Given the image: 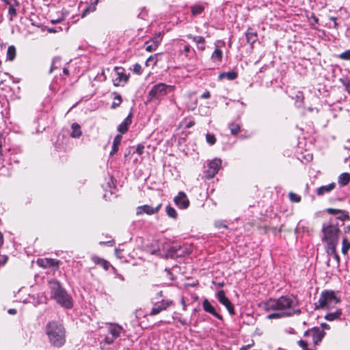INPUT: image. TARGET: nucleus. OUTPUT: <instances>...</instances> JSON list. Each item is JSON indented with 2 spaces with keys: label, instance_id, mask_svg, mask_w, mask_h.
<instances>
[{
  "label": "nucleus",
  "instance_id": "obj_12",
  "mask_svg": "<svg viewBox=\"0 0 350 350\" xmlns=\"http://www.w3.org/2000/svg\"><path fill=\"white\" fill-rule=\"evenodd\" d=\"M161 206V204H158L156 207H152L148 204L139 206H137L136 208V214L137 215H140L144 213H146L147 215H153L157 213L159 211Z\"/></svg>",
  "mask_w": 350,
  "mask_h": 350
},
{
  "label": "nucleus",
  "instance_id": "obj_31",
  "mask_svg": "<svg viewBox=\"0 0 350 350\" xmlns=\"http://www.w3.org/2000/svg\"><path fill=\"white\" fill-rule=\"evenodd\" d=\"M228 127L230 130L231 134L233 135H237L241 130V127L238 124L230 123L229 124Z\"/></svg>",
  "mask_w": 350,
  "mask_h": 350
},
{
  "label": "nucleus",
  "instance_id": "obj_14",
  "mask_svg": "<svg viewBox=\"0 0 350 350\" xmlns=\"http://www.w3.org/2000/svg\"><path fill=\"white\" fill-rule=\"evenodd\" d=\"M114 69L116 71L117 78L113 80V85L119 86L121 85L122 81L126 83L129 79V76L124 73V69L118 66H116Z\"/></svg>",
  "mask_w": 350,
  "mask_h": 350
},
{
  "label": "nucleus",
  "instance_id": "obj_11",
  "mask_svg": "<svg viewBox=\"0 0 350 350\" xmlns=\"http://www.w3.org/2000/svg\"><path fill=\"white\" fill-rule=\"evenodd\" d=\"M172 304L173 302L172 301L165 299H163L161 301L157 302L153 305L150 314L152 316L157 315L161 312L165 310L167 308L172 305Z\"/></svg>",
  "mask_w": 350,
  "mask_h": 350
},
{
  "label": "nucleus",
  "instance_id": "obj_24",
  "mask_svg": "<svg viewBox=\"0 0 350 350\" xmlns=\"http://www.w3.org/2000/svg\"><path fill=\"white\" fill-rule=\"evenodd\" d=\"M72 132L70 136L73 138H79L81 135V126L77 123H72L71 125Z\"/></svg>",
  "mask_w": 350,
  "mask_h": 350
},
{
  "label": "nucleus",
  "instance_id": "obj_61",
  "mask_svg": "<svg viewBox=\"0 0 350 350\" xmlns=\"http://www.w3.org/2000/svg\"><path fill=\"white\" fill-rule=\"evenodd\" d=\"M53 69H54V66H53V64H52V66H51V69H50V70H49V72H50V73H51V72H53Z\"/></svg>",
  "mask_w": 350,
  "mask_h": 350
},
{
  "label": "nucleus",
  "instance_id": "obj_27",
  "mask_svg": "<svg viewBox=\"0 0 350 350\" xmlns=\"http://www.w3.org/2000/svg\"><path fill=\"white\" fill-rule=\"evenodd\" d=\"M122 140V135H117L113 142V146L111 151L110 152V155H113L118 151L119 145Z\"/></svg>",
  "mask_w": 350,
  "mask_h": 350
},
{
  "label": "nucleus",
  "instance_id": "obj_63",
  "mask_svg": "<svg viewBox=\"0 0 350 350\" xmlns=\"http://www.w3.org/2000/svg\"><path fill=\"white\" fill-rule=\"evenodd\" d=\"M219 286H223V283L219 284Z\"/></svg>",
  "mask_w": 350,
  "mask_h": 350
},
{
  "label": "nucleus",
  "instance_id": "obj_10",
  "mask_svg": "<svg viewBox=\"0 0 350 350\" xmlns=\"http://www.w3.org/2000/svg\"><path fill=\"white\" fill-rule=\"evenodd\" d=\"M216 297L218 299L219 301L226 308L228 312L231 315H234V306L232 304L231 301L229 300V299L225 295L224 291L223 290L219 291L218 293H217Z\"/></svg>",
  "mask_w": 350,
  "mask_h": 350
},
{
  "label": "nucleus",
  "instance_id": "obj_9",
  "mask_svg": "<svg viewBox=\"0 0 350 350\" xmlns=\"http://www.w3.org/2000/svg\"><path fill=\"white\" fill-rule=\"evenodd\" d=\"M163 39V34L161 32H159L154 37H152L149 41L146 42V50L148 52L155 51L159 44H161Z\"/></svg>",
  "mask_w": 350,
  "mask_h": 350
},
{
  "label": "nucleus",
  "instance_id": "obj_37",
  "mask_svg": "<svg viewBox=\"0 0 350 350\" xmlns=\"http://www.w3.org/2000/svg\"><path fill=\"white\" fill-rule=\"evenodd\" d=\"M97 3V1L95 2L94 5L88 6L82 13L81 17L84 18L88 13L93 12L96 10V4Z\"/></svg>",
  "mask_w": 350,
  "mask_h": 350
},
{
  "label": "nucleus",
  "instance_id": "obj_45",
  "mask_svg": "<svg viewBox=\"0 0 350 350\" xmlns=\"http://www.w3.org/2000/svg\"><path fill=\"white\" fill-rule=\"evenodd\" d=\"M144 146L142 144H138L136 148V152L138 154L141 155L144 152Z\"/></svg>",
  "mask_w": 350,
  "mask_h": 350
},
{
  "label": "nucleus",
  "instance_id": "obj_55",
  "mask_svg": "<svg viewBox=\"0 0 350 350\" xmlns=\"http://www.w3.org/2000/svg\"><path fill=\"white\" fill-rule=\"evenodd\" d=\"M190 49H190V46H189V45H187V46H185V48H184V51H185L186 53H189V52L190 51Z\"/></svg>",
  "mask_w": 350,
  "mask_h": 350
},
{
  "label": "nucleus",
  "instance_id": "obj_7",
  "mask_svg": "<svg viewBox=\"0 0 350 350\" xmlns=\"http://www.w3.org/2000/svg\"><path fill=\"white\" fill-rule=\"evenodd\" d=\"M325 336V332L319 327H314L305 332L304 336L312 337V342L315 345L319 344Z\"/></svg>",
  "mask_w": 350,
  "mask_h": 350
},
{
  "label": "nucleus",
  "instance_id": "obj_40",
  "mask_svg": "<svg viewBox=\"0 0 350 350\" xmlns=\"http://www.w3.org/2000/svg\"><path fill=\"white\" fill-rule=\"evenodd\" d=\"M298 344H299V347L303 349V350H316V349H308V342L305 340H300L298 342Z\"/></svg>",
  "mask_w": 350,
  "mask_h": 350
},
{
  "label": "nucleus",
  "instance_id": "obj_35",
  "mask_svg": "<svg viewBox=\"0 0 350 350\" xmlns=\"http://www.w3.org/2000/svg\"><path fill=\"white\" fill-rule=\"evenodd\" d=\"M166 213L167 215L172 218L176 219L177 217V213L176 210L170 206H167L166 207Z\"/></svg>",
  "mask_w": 350,
  "mask_h": 350
},
{
  "label": "nucleus",
  "instance_id": "obj_59",
  "mask_svg": "<svg viewBox=\"0 0 350 350\" xmlns=\"http://www.w3.org/2000/svg\"><path fill=\"white\" fill-rule=\"evenodd\" d=\"M48 31L50 33H55L57 31L54 28H50L48 29Z\"/></svg>",
  "mask_w": 350,
  "mask_h": 350
},
{
  "label": "nucleus",
  "instance_id": "obj_38",
  "mask_svg": "<svg viewBox=\"0 0 350 350\" xmlns=\"http://www.w3.org/2000/svg\"><path fill=\"white\" fill-rule=\"evenodd\" d=\"M206 140L207 143L209 144L210 145H213L216 142V138L215 135L210 133H207L206 135Z\"/></svg>",
  "mask_w": 350,
  "mask_h": 350
},
{
  "label": "nucleus",
  "instance_id": "obj_54",
  "mask_svg": "<svg viewBox=\"0 0 350 350\" xmlns=\"http://www.w3.org/2000/svg\"><path fill=\"white\" fill-rule=\"evenodd\" d=\"M8 313L10 314H15L16 313V310L14 308H11L8 310Z\"/></svg>",
  "mask_w": 350,
  "mask_h": 350
},
{
  "label": "nucleus",
  "instance_id": "obj_13",
  "mask_svg": "<svg viewBox=\"0 0 350 350\" xmlns=\"http://www.w3.org/2000/svg\"><path fill=\"white\" fill-rule=\"evenodd\" d=\"M174 202L180 208H187L189 205V200L183 191H180L174 199Z\"/></svg>",
  "mask_w": 350,
  "mask_h": 350
},
{
  "label": "nucleus",
  "instance_id": "obj_46",
  "mask_svg": "<svg viewBox=\"0 0 350 350\" xmlns=\"http://www.w3.org/2000/svg\"><path fill=\"white\" fill-rule=\"evenodd\" d=\"M8 260V257L5 255H0V266L4 265Z\"/></svg>",
  "mask_w": 350,
  "mask_h": 350
},
{
  "label": "nucleus",
  "instance_id": "obj_5",
  "mask_svg": "<svg viewBox=\"0 0 350 350\" xmlns=\"http://www.w3.org/2000/svg\"><path fill=\"white\" fill-rule=\"evenodd\" d=\"M174 90V85H166L163 83H157L154 85L149 92L148 100H152L153 99H160L168 93L173 92Z\"/></svg>",
  "mask_w": 350,
  "mask_h": 350
},
{
  "label": "nucleus",
  "instance_id": "obj_48",
  "mask_svg": "<svg viewBox=\"0 0 350 350\" xmlns=\"http://www.w3.org/2000/svg\"><path fill=\"white\" fill-rule=\"evenodd\" d=\"M330 20L334 22V27L335 29H338V25L336 22L337 18L336 17L332 16L330 17Z\"/></svg>",
  "mask_w": 350,
  "mask_h": 350
},
{
  "label": "nucleus",
  "instance_id": "obj_50",
  "mask_svg": "<svg viewBox=\"0 0 350 350\" xmlns=\"http://www.w3.org/2000/svg\"><path fill=\"white\" fill-rule=\"evenodd\" d=\"M210 96H211L210 92L206 91L202 94L201 98L206 99V98H210Z\"/></svg>",
  "mask_w": 350,
  "mask_h": 350
},
{
  "label": "nucleus",
  "instance_id": "obj_15",
  "mask_svg": "<svg viewBox=\"0 0 350 350\" xmlns=\"http://www.w3.org/2000/svg\"><path fill=\"white\" fill-rule=\"evenodd\" d=\"M202 308H203V309H204V310L205 312L213 314L214 317H215L218 319H219V320H222L223 319L222 316L220 315L216 311L215 307L211 305V304L210 303V301L207 299H205L202 301Z\"/></svg>",
  "mask_w": 350,
  "mask_h": 350
},
{
  "label": "nucleus",
  "instance_id": "obj_44",
  "mask_svg": "<svg viewBox=\"0 0 350 350\" xmlns=\"http://www.w3.org/2000/svg\"><path fill=\"white\" fill-rule=\"evenodd\" d=\"M133 71L137 74H141L142 72V66L139 64H136L134 65Z\"/></svg>",
  "mask_w": 350,
  "mask_h": 350
},
{
  "label": "nucleus",
  "instance_id": "obj_62",
  "mask_svg": "<svg viewBox=\"0 0 350 350\" xmlns=\"http://www.w3.org/2000/svg\"><path fill=\"white\" fill-rule=\"evenodd\" d=\"M63 72H64V73H65V74H68V69H66V68H64V70H63Z\"/></svg>",
  "mask_w": 350,
  "mask_h": 350
},
{
  "label": "nucleus",
  "instance_id": "obj_36",
  "mask_svg": "<svg viewBox=\"0 0 350 350\" xmlns=\"http://www.w3.org/2000/svg\"><path fill=\"white\" fill-rule=\"evenodd\" d=\"M122 103V97L120 94H116L114 97V100L111 104V108L116 109Z\"/></svg>",
  "mask_w": 350,
  "mask_h": 350
},
{
  "label": "nucleus",
  "instance_id": "obj_18",
  "mask_svg": "<svg viewBox=\"0 0 350 350\" xmlns=\"http://www.w3.org/2000/svg\"><path fill=\"white\" fill-rule=\"evenodd\" d=\"M108 330L113 338H117L120 336L121 332L123 331V328L118 324L109 323Z\"/></svg>",
  "mask_w": 350,
  "mask_h": 350
},
{
  "label": "nucleus",
  "instance_id": "obj_3",
  "mask_svg": "<svg viewBox=\"0 0 350 350\" xmlns=\"http://www.w3.org/2000/svg\"><path fill=\"white\" fill-rule=\"evenodd\" d=\"M52 297L62 306L70 308L72 307V300L70 296L62 287L57 280H51L49 282Z\"/></svg>",
  "mask_w": 350,
  "mask_h": 350
},
{
  "label": "nucleus",
  "instance_id": "obj_4",
  "mask_svg": "<svg viewBox=\"0 0 350 350\" xmlns=\"http://www.w3.org/2000/svg\"><path fill=\"white\" fill-rule=\"evenodd\" d=\"M322 232L323 233L322 241L325 242V247H337L339 228L331 223H324L322 226Z\"/></svg>",
  "mask_w": 350,
  "mask_h": 350
},
{
  "label": "nucleus",
  "instance_id": "obj_58",
  "mask_svg": "<svg viewBox=\"0 0 350 350\" xmlns=\"http://www.w3.org/2000/svg\"><path fill=\"white\" fill-rule=\"evenodd\" d=\"M3 139L1 137V136L0 135V154H1V148H2V146H3V142H2Z\"/></svg>",
  "mask_w": 350,
  "mask_h": 350
},
{
  "label": "nucleus",
  "instance_id": "obj_25",
  "mask_svg": "<svg viewBox=\"0 0 350 350\" xmlns=\"http://www.w3.org/2000/svg\"><path fill=\"white\" fill-rule=\"evenodd\" d=\"M92 260L96 265H101L105 270H108L110 266V264L108 261L105 259L100 258L98 256H92Z\"/></svg>",
  "mask_w": 350,
  "mask_h": 350
},
{
  "label": "nucleus",
  "instance_id": "obj_20",
  "mask_svg": "<svg viewBox=\"0 0 350 350\" xmlns=\"http://www.w3.org/2000/svg\"><path fill=\"white\" fill-rule=\"evenodd\" d=\"M325 250L327 254L335 260L336 265L338 266L340 264V257L336 252V247H325Z\"/></svg>",
  "mask_w": 350,
  "mask_h": 350
},
{
  "label": "nucleus",
  "instance_id": "obj_56",
  "mask_svg": "<svg viewBox=\"0 0 350 350\" xmlns=\"http://www.w3.org/2000/svg\"><path fill=\"white\" fill-rule=\"evenodd\" d=\"M347 91L350 94V82L345 84Z\"/></svg>",
  "mask_w": 350,
  "mask_h": 350
},
{
  "label": "nucleus",
  "instance_id": "obj_34",
  "mask_svg": "<svg viewBox=\"0 0 350 350\" xmlns=\"http://www.w3.org/2000/svg\"><path fill=\"white\" fill-rule=\"evenodd\" d=\"M158 54H154L153 55H150L146 60V66H150V64H152V66L156 65L158 59H157Z\"/></svg>",
  "mask_w": 350,
  "mask_h": 350
},
{
  "label": "nucleus",
  "instance_id": "obj_33",
  "mask_svg": "<svg viewBox=\"0 0 350 350\" xmlns=\"http://www.w3.org/2000/svg\"><path fill=\"white\" fill-rule=\"evenodd\" d=\"M350 249V242L347 238H344L342 240V253L343 254H347Z\"/></svg>",
  "mask_w": 350,
  "mask_h": 350
},
{
  "label": "nucleus",
  "instance_id": "obj_8",
  "mask_svg": "<svg viewBox=\"0 0 350 350\" xmlns=\"http://www.w3.org/2000/svg\"><path fill=\"white\" fill-rule=\"evenodd\" d=\"M221 165V161L219 159H215L209 162L208 170L205 172L206 178L211 179L218 172Z\"/></svg>",
  "mask_w": 350,
  "mask_h": 350
},
{
  "label": "nucleus",
  "instance_id": "obj_42",
  "mask_svg": "<svg viewBox=\"0 0 350 350\" xmlns=\"http://www.w3.org/2000/svg\"><path fill=\"white\" fill-rule=\"evenodd\" d=\"M327 212L332 215H337L338 213H344V212L339 209L329 208L327 209Z\"/></svg>",
  "mask_w": 350,
  "mask_h": 350
},
{
  "label": "nucleus",
  "instance_id": "obj_30",
  "mask_svg": "<svg viewBox=\"0 0 350 350\" xmlns=\"http://www.w3.org/2000/svg\"><path fill=\"white\" fill-rule=\"evenodd\" d=\"M342 312L340 310L332 313H329L325 316V319L327 321H333L340 317Z\"/></svg>",
  "mask_w": 350,
  "mask_h": 350
},
{
  "label": "nucleus",
  "instance_id": "obj_22",
  "mask_svg": "<svg viewBox=\"0 0 350 350\" xmlns=\"http://www.w3.org/2000/svg\"><path fill=\"white\" fill-rule=\"evenodd\" d=\"M336 184L334 183H330L327 185H323L317 189L318 196H322L325 193H328L334 189Z\"/></svg>",
  "mask_w": 350,
  "mask_h": 350
},
{
  "label": "nucleus",
  "instance_id": "obj_32",
  "mask_svg": "<svg viewBox=\"0 0 350 350\" xmlns=\"http://www.w3.org/2000/svg\"><path fill=\"white\" fill-rule=\"evenodd\" d=\"M180 249V245H173L169 249V254L171 256H178L180 254H178V250Z\"/></svg>",
  "mask_w": 350,
  "mask_h": 350
},
{
  "label": "nucleus",
  "instance_id": "obj_16",
  "mask_svg": "<svg viewBox=\"0 0 350 350\" xmlns=\"http://www.w3.org/2000/svg\"><path fill=\"white\" fill-rule=\"evenodd\" d=\"M132 113H130L128 116L124 120V121L118 126V131L120 133L119 135H122L126 133L129 130V126L132 122Z\"/></svg>",
  "mask_w": 350,
  "mask_h": 350
},
{
  "label": "nucleus",
  "instance_id": "obj_52",
  "mask_svg": "<svg viewBox=\"0 0 350 350\" xmlns=\"http://www.w3.org/2000/svg\"><path fill=\"white\" fill-rule=\"evenodd\" d=\"M62 21H63V18H59L55 19V20H51V22L53 24H55V23H60Z\"/></svg>",
  "mask_w": 350,
  "mask_h": 350
},
{
  "label": "nucleus",
  "instance_id": "obj_47",
  "mask_svg": "<svg viewBox=\"0 0 350 350\" xmlns=\"http://www.w3.org/2000/svg\"><path fill=\"white\" fill-rule=\"evenodd\" d=\"M116 338H113V336L111 337H109V336H106L105 338V342L108 344V345H110V344H112Z\"/></svg>",
  "mask_w": 350,
  "mask_h": 350
},
{
  "label": "nucleus",
  "instance_id": "obj_29",
  "mask_svg": "<svg viewBox=\"0 0 350 350\" xmlns=\"http://www.w3.org/2000/svg\"><path fill=\"white\" fill-rule=\"evenodd\" d=\"M16 56V49L14 46H9L7 51V59L10 61L14 60Z\"/></svg>",
  "mask_w": 350,
  "mask_h": 350
},
{
  "label": "nucleus",
  "instance_id": "obj_64",
  "mask_svg": "<svg viewBox=\"0 0 350 350\" xmlns=\"http://www.w3.org/2000/svg\"><path fill=\"white\" fill-rule=\"evenodd\" d=\"M347 228L350 230V226H349Z\"/></svg>",
  "mask_w": 350,
  "mask_h": 350
},
{
  "label": "nucleus",
  "instance_id": "obj_23",
  "mask_svg": "<svg viewBox=\"0 0 350 350\" xmlns=\"http://www.w3.org/2000/svg\"><path fill=\"white\" fill-rule=\"evenodd\" d=\"M238 74L234 71H230V72H221L218 78L219 80H221L224 78H226L227 79L232 81L237 78Z\"/></svg>",
  "mask_w": 350,
  "mask_h": 350
},
{
  "label": "nucleus",
  "instance_id": "obj_17",
  "mask_svg": "<svg viewBox=\"0 0 350 350\" xmlns=\"http://www.w3.org/2000/svg\"><path fill=\"white\" fill-rule=\"evenodd\" d=\"M37 264L42 267H57L59 261L53 258L38 259Z\"/></svg>",
  "mask_w": 350,
  "mask_h": 350
},
{
  "label": "nucleus",
  "instance_id": "obj_6",
  "mask_svg": "<svg viewBox=\"0 0 350 350\" xmlns=\"http://www.w3.org/2000/svg\"><path fill=\"white\" fill-rule=\"evenodd\" d=\"M339 299L336 296L334 291H325L320 295L316 308H332L338 303Z\"/></svg>",
  "mask_w": 350,
  "mask_h": 350
},
{
  "label": "nucleus",
  "instance_id": "obj_41",
  "mask_svg": "<svg viewBox=\"0 0 350 350\" xmlns=\"http://www.w3.org/2000/svg\"><path fill=\"white\" fill-rule=\"evenodd\" d=\"M203 10V8L201 6L192 7L191 11L193 14L196 15L200 14Z\"/></svg>",
  "mask_w": 350,
  "mask_h": 350
},
{
  "label": "nucleus",
  "instance_id": "obj_53",
  "mask_svg": "<svg viewBox=\"0 0 350 350\" xmlns=\"http://www.w3.org/2000/svg\"><path fill=\"white\" fill-rule=\"evenodd\" d=\"M216 226H217V228H221V227H223V228H227V226H226V225L222 224H221V222H219V221H218V222H217V223H216Z\"/></svg>",
  "mask_w": 350,
  "mask_h": 350
},
{
  "label": "nucleus",
  "instance_id": "obj_43",
  "mask_svg": "<svg viewBox=\"0 0 350 350\" xmlns=\"http://www.w3.org/2000/svg\"><path fill=\"white\" fill-rule=\"evenodd\" d=\"M339 57L342 59H350V50L342 53Z\"/></svg>",
  "mask_w": 350,
  "mask_h": 350
},
{
  "label": "nucleus",
  "instance_id": "obj_39",
  "mask_svg": "<svg viewBox=\"0 0 350 350\" xmlns=\"http://www.w3.org/2000/svg\"><path fill=\"white\" fill-rule=\"evenodd\" d=\"M289 198L292 202H299L301 200V197L293 192L289 193Z\"/></svg>",
  "mask_w": 350,
  "mask_h": 350
},
{
  "label": "nucleus",
  "instance_id": "obj_60",
  "mask_svg": "<svg viewBox=\"0 0 350 350\" xmlns=\"http://www.w3.org/2000/svg\"><path fill=\"white\" fill-rule=\"evenodd\" d=\"M338 218L340 219H348L349 216L347 215H344V217H339Z\"/></svg>",
  "mask_w": 350,
  "mask_h": 350
},
{
  "label": "nucleus",
  "instance_id": "obj_1",
  "mask_svg": "<svg viewBox=\"0 0 350 350\" xmlns=\"http://www.w3.org/2000/svg\"><path fill=\"white\" fill-rule=\"evenodd\" d=\"M299 304L298 300L293 296H282L278 299H269L262 301L258 304L259 308L270 312L267 315L268 319H280L284 317H290L294 314H299L301 310L295 309Z\"/></svg>",
  "mask_w": 350,
  "mask_h": 350
},
{
  "label": "nucleus",
  "instance_id": "obj_28",
  "mask_svg": "<svg viewBox=\"0 0 350 350\" xmlns=\"http://www.w3.org/2000/svg\"><path fill=\"white\" fill-rule=\"evenodd\" d=\"M350 181V174L349 173H342L338 178V183L340 185L345 186Z\"/></svg>",
  "mask_w": 350,
  "mask_h": 350
},
{
  "label": "nucleus",
  "instance_id": "obj_19",
  "mask_svg": "<svg viewBox=\"0 0 350 350\" xmlns=\"http://www.w3.org/2000/svg\"><path fill=\"white\" fill-rule=\"evenodd\" d=\"M187 38L192 40L198 44V48L201 51L205 50V39L202 36H194L192 35H188Z\"/></svg>",
  "mask_w": 350,
  "mask_h": 350
},
{
  "label": "nucleus",
  "instance_id": "obj_51",
  "mask_svg": "<svg viewBox=\"0 0 350 350\" xmlns=\"http://www.w3.org/2000/svg\"><path fill=\"white\" fill-rule=\"evenodd\" d=\"M195 125V122L193 120H191L189 121L187 124H186V128L189 129V128H191V126H194Z\"/></svg>",
  "mask_w": 350,
  "mask_h": 350
},
{
  "label": "nucleus",
  "instance_id": "obj_57",
  "mask_svg": "<svg viewBox=\"0 0 350 350\" xmlns=\"http://www.w3.org/2000/svg\"><path fill=\"white\" fill-rule=\"evenodd\" d=\"M3 236L2 234V233L0 232V247L3 245Z\"/></svg>",
  "mask_w": 350,
  "mask_h": 350
},
{
  "label": "nucleus",
  "instance_id": "obj_21",
  "mask_svg": "<svg viewBox=\"0 0 350 350\" xmlns=\"http://www.w3.org/2000/svg\"><path fill=\"white\" fill-rule=\"evenodd\" d=\"M247 42L253 47V44L256 42L258 39L257 33L253 31L251 29H248L245 33Z\"/></svg>",
  "mask_w": 350,
  "mask_h": 350
},
{
  "label": "nucleus",
  "instance_id": "obj_2",
  "mask_svg": "<svg viewBox=\"0 0 350 350\" xmlns=\"http://www.w3.org/2000/svg\"><path fill=\"white\" fill-rule=\"evenodd\" d=\"M45 333L51 345L55 347H62L66 342V330L62 324L51 321L46 325Z\"/></svg>",
  "mask_w": 350,
  "mask_h": 350
},
{
  "label": "nucleus",
  "instance_id": "obj_49",
  "mask_svg": "<svg viewBox=\"0 0 350 350\" xmlns=\"http://www.w3.org/2000/svg\"><path fill=\"white\" fill-rule=\"evenodd\" d=\"M253 345H254V342H252L251 344H249L247 345L243 346L242 347H241L240 350H248Z\"/></svg>",
  "mask_w": 350,
  "mask_h": 350
},
{
  "label": "nucleus",
  "instance_id": "obj_26",
  "mask_svg": "<svg viewBox=\"0 0 350 350\" xmlns=\"http://www.w3.org/2000/svg\"><path fill=\"white\" fill-rule=\"evenodd\" d=\"M223 57V52L217 46L211 55V59L213 62H221Z\"/></svg>",
  "mask_w": 350,
  "mask_h": 350
}]
</instances>
